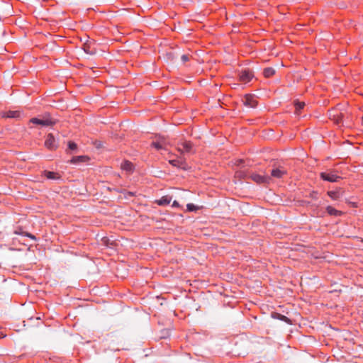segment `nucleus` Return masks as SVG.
Instances as JSON below:
<instances>
[{
  "instance_id": "obj_1",
  "label": "nucleus",
  "mask_w": 363,
  "mask_h": 363,
  "mask_svg": "<svg viewBox=\"0 0 363 363\" xmlns=\"http://www.w3.org/2000/svg\"><path fill=\"white\" fill-rule=\"evenodd\" d=\"M339 171L336 169H329L325 172H320L319 177L320 179L325 182L331 183L338 182L342 179V177L337 175Z\"/></svg>"
},
{
  "instance_id": "obj_2",
  "label": "nucleus",
  "mask_w": 363,
  "mask_h": 363,
  "mask_svg": "<svg viewBox=\"0 0 363 363\" xmlns=\"http://www.w3.org/2000/svg\"><path fill=\"white\" fill-rule=\"evenodd\" d=\"M44 146L50 151L57 150L60 147L59 138H56L52 133L47 134L45 135Z\"/></svg>"
},
{
  "instance_id": "obj_3",
  "label": "nucleus",
  "mask_w": 363,
  "mask_h": 363,
  "mask_svg": "<svg viewBox=\"0 0 363 363\" xmlns=\"http://www.w3.org/2000/svg\"><path fill=\"white\" fill-rule=\"evenodd\" d=\"M236 73L239 81L244 84H247L255 77L254 72L249 68L238 70Z\"/></svg>"
},
{
  "instance_id": "obj_4",
  "label": "nucleus",
  "mask_w": 363,
  "mask_h": 363,
  "mask_svg": "<svg viewBox=\"0 0 363 363\" xmlns=\"http://www.w3.org/2000/svg\"><path fill=\"white\" fill-rule=\"evenodd\" d=\"M250 179L255 182L258 185H263L267 186L272 182V178L269 176L261 175L257 173L251 172L249 175Z\"/></svg>"
},
{
  "instance_id": "obj_5",
  "label": "nucleus",
  "mask_w": 363,
  "mask_h": 363,
  "mask_svg": "<svg viewBox=\"0 0 363 363\" xmlns=\"http://www.w3.org/2000/svg\"><path fill=\"white\" fill-rule=\"evenodd\" d=\"M29 122L34 125L47 127L55 125L57 123V121L52 119V118L44 117L43 118H40L38 117H33L30 119Z\"/></svg>"
},
{
  "instance_id": "obj_6",
  "label": "nucleus",
  "mask_w": 363,
  "mask_h": 363,
  "mask_svg": "<svg viewBox=\"0 0 363 363\" xmlns=\"http://www.w3.org/2000/svg\"><path fill=\"white\" fill-rule=\"evenodd\" d=\"M169 163L178 169L189 171L191 169V167L188 165L185 160H179L178 158L172 159L169 160Z\"/></svg>"
},
{
  "instance_id": "obj_7",
  "label": "nucleus",
  "mask_w": 363,
  "mask_h": 363,
  "mask_svg": "<svg viewBox=\"0 0 363 363\" xmlns=\"http://www.w3.org/2000/svg\"><path fill=\"white\" fill-rule=\"evenodd\" d=\"M255 98V94H245L244 99L242 101L245 106L255 108L258 105V101Z\"/></svg>"
},
{
  "instance_id": "obj_8",
  "label": "nucleus",
  "mask_w": 363,
  "mask_h": 363,
  "mask_svg": "<svg viewBox=\"0 0 363 363\" xmlns=\"http://www.w3.org/2000/svg\"><path fill=\"white\" fill-rule=\"evenodd\" d=\"M90 160L91 158L88 155H73L67 162L70 164H79L82 163H87Z\"/></svg>"
},
{
  "instance_id": "obj_9",
  "label": "nucleus",
  "mask_w": 363,
  "mask_h": 363,
  "mask_svg": "<svg viewBox=\"0 0 363 363\" xmlns=\"http://www.w3.org/2000/svg\"><path fill=\"white\" fill-rule=\"evenodd\" d=\"M41 177L46 178L49 180H62V175L57 172L50 170H43L41 172Z\"/></svg>"
},
{
  "instance_id": "obj_10",
  "label": "nucleus",
  "mask_w": 363,
  "mask_h": 363,
  "mask_svg": "<svg viewBox=\"0 0 363 363\" xmlns=\"http://www.w3.org/2000/svg\"><path fill=\"white\" fill-rule=\"evenodd\" d=\"M79 145L74 140H69L67 142V148L65 149L67 155H74L79 152Z\"/></svg>"
},
{
  "instance_id": "obj_11",
  "label": "nucleus",
  "mask_w": 363,
  "mask_h": 363,
  "mask_svg": "<svg viewBox=\"0 0 363 363\" xmlns=\"http://www.w3.org/2000/svg\"><path fill=\"white\" fill-rule=\"evenodd\" d=\"M208 333L205 330L202 333L200 332H191L186 335V337L192 340H203L208 337Z\"/></svg>"
},
{
  "instance_id": "obj_12",
  "label": "nucleus",
  "mask_w": 363,
  "mask_h": 363,
  "mask_svg": "<svg viewBox=\"0 0 363 363\" xmlns=\"http://www.w3.org/2000/svg\"><path fill=\"white\" fill-rule=\"evenodd\" d=\"M23 115V113L21 111L9 110L7 111L2 112L1 117L4 118L20 119Z\"/></svg>"
},
{
  "instance_id": "obj_13",
  "label": "nucleus",
  "mask_w": 363,
  "mask_h": 363,
  "mask_svg": "<svg viewBox=\"0 0 363 363\" xmlns=\"http://www.w3.org/2000/svg\"><path fill=\"white\" fill-rule=\"evenodd\" d=\"M345 193V190L341 187H337L335 190L327 191V195L333 200H338Z\"/></svg>"
},
{
  "instance_id": "obj_14",
  "label": "nucleus",
  "mask_w": 363,
  "mask_h": 363,
  "mask_svg": "<svg viewBox=\"0 0 363 363\" xmlns=\"http://www.w3.org/2000/svg\"><path fill=\"white\" fill-rule=\"evenodd\" d=\"M286 174H287V171L285 169L284 167H281V166H279L278 167H274L271 170V177H274V178L281 179L284 175H286Z\"/></svg>"
},
{
  "instance_id": "obj_15",
  "label": "nucleus",
  "mask_w": 363,
  "mask_h": 363,
  "mask_svg": "<svg viewBox=\"0 0 363 363\" xmlns=\"http://www.w3.org/2000/svg\"><path fill=\"white\" fill-rule=\"evenodd\" d=\"M99 244L101 246H104L111 249H113L117 245L116 240H111L108 237L101 238Z\"/></svg>"
},
{
  "instance_id": "obj_16",
  "label": "nucleus",
  "mask_w": 363,
  "mask_h": 363,
  "mask_svg": "<svg viewBox=\"0 0 363 363\" xmlns=\"http://www.w3.org/2000/svg\"><path fill=\"white\" fill-rule=\"evenodd\" d=\"M271 317L274 319H277V320H279L281 321H283V322H285L286 323L289 324V325H291L292 324V320L290 319L289 318H288L287 316L281 314V313H279L278 312H275V311H273L271 313Z\"/></svg>"
},
{
  "instance_id": "obj_17",
  "label": "nucleus",
  "mask_w": 363,
  "mask_h": 363,
  "mask_svg": "<svg viewBox=\"0 0 363 363\" xmlns=\"http://www.w3.org/2000/svg\"><path fill=\"white\" fill-rule=\"evenodd\" d=\"M121 168L128 173H133L135 170L134 164L128 160H124L121 162Z\"/></svg>"
},
{
  "instance_id": "obj_18",
  "label": "nucleus",
  "mask_w": 363,
  "mask_h": 363,
  "mask_svg": "<svg viewBox=\"0 0 363 363\" xmlns=\"http://www.w3.org/2000/svg\"><path fill=\"white\" fill-rule=\"evenodd\" d=\"M178 145H181L186 152L195 153V150H193L194 144L191 141L183 140L180 142Z\"/></svg>"
},
{
  "instance_id": "obj_19",
  "label": "nucleus",
  "mask_w": 363,
  "mask_h": 363,
  "mask_svg": "<svg viewBox=\"0 0 363 363\" xmlns=\"http://www.w3.org/2000/svg\"><path fill=\"white\" fill-rule=\"evenodd\" d=\"M250 173L251 172L249 170H238L235 172V178L240 181L246 180L250 179L249 175Z\"/></svg>"
},
{
  "instance_id": "obj_20",
  "label": "nucleus",
  "mask_w": 363,
  "mask_h": 363,
  "mask_svg": "<svg viewBox=\"0 0 363 363\" xmlns=\"http://www.w3.org/2000/svg\"><path fill=\"white\" fill-rule=\"evenodd\" d=\"M172 197L169 195H165L162 196L159 199H156L154 203L157 204L158 206H165L170 203Z\"/></svg>"
},
{
  "instance_id": "obj_21",
  "label": "nucleus",
  "mask_w": 363,
  "mask_h": 363,
  "mask_svg": "<svg viewBox=\"0 0 363 363\" xmlns=\"http://www.w3.org/2000/svg\"><path fill=\"white\" fill-rule=\"evenodd\" d=\"M330 118L333 120L337 125H344V114L342 113L339 112L336 114L330 116Z\"/></svg>"
},
{
  "instance_id": "obj_22",
  "label": "nucleus",
  "mask_w": 363,
  "mask_h": 363,
  "mask_svg": "<svg viewBox=\"0 0 363 363\" xmlns=\"http://www.w3.org/2000/svg\"><path fill=\"white\" fill-rule=\"evenodd\" d=\"M325 211H326V212H327V213L328 215L333 216H335V217L341 216H342L344 214L343 211L337 210L336 208H335L332 206H328L325 208Z\"/></svg>"
},
{
  "instance_id": "obj_23",
  "label": "nucleus",
  "mask_w": 363,
  "mask_h": 363,
  "mask_svg": "<svg viewBox=\"0 0 363 363\" xmlns=\"http://www.w3.org/2000/svg\"><path fill=\"white\" fill-rule=\"evenodd\" d=\"M294 106L295 107V113L297 115L301 114V111L303 109V108L306 106L305 102L301 101L298 99L294 101Z\"/></svg>"
},
{
  "instance_id": "obj_24",
  "label": "nucleus",
  "mask_w": 363,
  "mask_h": 363,
  "mask_svg": "<svg viewBox=\"0 0 363 363\" xmlns=\"http://www.w3.org/2000/svg\"><path fill=\"white\" fill-rule=\"evenodd\" d=\"M82 49L85 53L94 55L96 53V48H91V43L88 41L82 45Z\"/></svg>"
},
{
  "instance_id": "obj_25",
  "label": "nucleus",
  "mask_w": 363,
  "mask_h": 363,
  "mask_svg": "<svg viewBox=\"0 0 363 363\" xmlns=\"http://www.w3.org/2000/svg\"><path fill=\"white\" fill-rule=\"evenodd\" d=\"M172 330L170 328H164L160 331L159 338L160 340L171 338Z\"/></svg>"
},
{
  "instance_id": "obj_26",
  "label": "nucleus",
  "mask_w": 363,
  "mask_h": 363,
  "mask_svg": "<svg viewBox=\"0 0 363 363\" xmlns=\"http://www.w3.org/2000/svg\"><path fill=\"white\" fill-rule=\"evenodd\" d=\"M178 53L177 52L170 51L165 54V59L167 62H174V60L178 57Z\"/></svg>"
},
{
  "instance_id": "obj_27",
  "label": "nucleus",
  "mask_w": 363,
  "mask_h": 363,
  "mask_svg": "<svg viewBox=\"0 0 363 363\" xmlns=\"http://www.w3.org/2000/svg\"><path fill=\"white\" fill-rule=\"evenodd\" d=\"M202 208H203V206H199L192 203H189L186 205V211L188 212H197Z\"/></svg>"
},
{
  "instance_id": "obj_28",
  "label": "nucleus",
  "mask_w": 363,
  "mask_h": 363,
  "mask_svg": "<svg viewBox=\"0 0 363 363\" xmlns=\"http://www.w3.org/2000/svg\"><path fill=\"white\" fill-rule=\"evenodd\" d=\"M276 73V71L272 67H266L263 70V75L266 78H269L274 75Z\"/></svg>"
},
{
  "instance_id": "obj_29",
  "label": "nucleus",
  "mask_w": 363,
  "mask_h": 363,
  "mask_svg": "<svg viewBox=\"0 0 363 363\" xmlns=\"http://www.w3.org/2000/svg\"><path fill=\"white\" fill-rule=\"evenodd\" d=\"M151 147L155 148L157 150L164 149L163 145L159 141H152L150 145Z\"/></svg>"
},
{
  "instance_id": "obj_30",
  "label": "nucleus",
  "mask_w": 363,
  "mask_h": 363,
  "mask_svg": "<svg viewBox=\"0 0 363 363\" xmlns=\"http://www.w3.org/2000/svg\"><path fill=\"white\" fill-rule=\"evenodd\" d=\"M93 145L97 149V150H101V149H103L104 147V143L101 140H95L94 142H93Z\"/></svg>"
},
{
  "instance_id": "obj_31",
  "label": "nucleus",
  "mask_w": 363,
  "mask_h": 363,
  "mask_svg": "<svg viewBox=\"0 0 363 363\" xmlns=\"http://www.w3.org/2000/svg\"><path fill=\"white\" fill-rule=\"evenodd\" d=\"M125 195V198L128 199V196H134L135 195V192L127 191L126 189H122L121 191H118Z\"/></svg>"
},
{
  "instance_id": "obj_32",
  "label": "nucleus",
  "mask_w": 363,
  "mask_h": 363,
  "mask_svg": "<svg viewBox=\"0 0 363 363\" xmlns=\"http://www.w3.org/2000/svg\"><path fill=\"white\" fill-rule=\"evenodd\" d=\"M27 233V231H24L23 229V227H21V226H18L16 228V229L14 230V234L20 235H23V236H25V233Z\"/></svg>"
},
{
  "instance_id": "obj_33",
  "label": "nucleus",
  "mask_w": 363,
  "mask_h": 363,
  "mask_svg": "<svg viewBox=\"0 0 363 363\" xmlns=\"http://www.w3.org/2000/svg\"><path fill=\"white\" fill-rule=\"evenodd\" d=\"M318 192L317 191H312L308 195V197L311 198L313 200H317L318 199Z\"/></svg>"
},
{
  "instance_id": "obj_34",
  "label": "nucleus",
  "mask_w": 363,
  "mask_h": 363,
  "mask_svg": "<svg viewBox=\"0 0 363 363\" xmlns=\"http://www.w3.org/2000/svg\"><path fill=\"white\" fill-rule=\"evenodd\" d=\"M181 60L182 61V62L184 64L186 63V62H189V60H190V55H182L181 56Z\"/></svg>"
},
{
  "instance_id": "obj_35",
  "label": "nucleus",
  "mask_w": 363,
  "mask_h": 363,
  "mask_svg": "<svg viewBox=\"0 0 363 363\" xmlns=\"http://www.w3.org/2000/svg\"><path fill=\"white\" fill-rule=\"evenodd\" d=\"M236 337L238 338V340H246L247 339V336L245 333H240L237 335Z\"/></svg>"
},
{
  "instance_id": "obj_36",
  "label": "nucleus",
  "mask_w": 363,
  "mask_h": 363,
  "mask_svg": "<svg viewBox=\"0 0 363 363\" xmlns=\"http://www.w3.org/2000/svg\"><path fill=\"white\" fill-rule=\"evenodd\" d=\"M25 237H28L33 240H37L38 238H36L35 235H34L33 234L29 233V232H27L26 233H25Z\"/></svg>"
},
{
  "instance_id": "obj_37",
  "label": "nucleus",
  "mask_w": 363,
  "mask_h": 363,
  "mask_svg": "<svg viewBox=\"0 0 363 363\" xmlns=\"http://www.w3.org/2000/svg\"><path fill=\"white\" fill-rule=\"evenodd\" d=\"M172 207L173 208H182V206L179 203V202L174 200L172 203Z\"/></svg>"
},
{
  "instance_id": "obj_38",
  "label": "nucleus",
  "mask_w": 363,
  "mask_h": 363,
  "mask_svg": "<svg viewBox=\"0 0 363 363\" xmlns=\"http://www.w3.org/2000/svg\"><path fill=\"white\" fill-rule=\"evenodd\" d=\"M7 337V334L6 333V330H2L0 328V339H4Z\"/></svg>"
},
{
  "instance_id": "obj_39",
  "label": "nucleus",
  "mask_w": 363,
  "mask_h": 363,
  "mask_svg": "<svg viewBox=\"0 0 363 363\" xmlns=\"http://www.w3.org/2000/svg\"><path fill=\"white\" fill-rule=\"evenodd\" d=\"M299 202L301 203V204L302 206H311V201H308L301 200V201H299Z\"/></svg>"
},
{
  "instance_id": "obj_40",
  "label": "nucleus",
  "mask_w": 363,
  "mask_h": 363,
  "mask_svg": "<svg viewBox=\"0 0 363 363\" xmlns=\"http://www.w3.org/2000/svg\"><path fill=\"white\" fill-rule=\"evenodd\" d=\"M347 203L352 208H357L358 203L357 202L348 201Z\"/></svg>"
},
{
  "instance_id": "obj_41",
  "label": "nucleus",
  "mask_w": 363,
  "mask_h": 363,
  "mask_svg": "<svg viewBox=\"0 0 363 363\" xmlns=\"http://www.w3.org/2000/svg\"><path fill=\"white\" fill-rule=\"evenodd\" d=\"M245 163V161L242 159H240L237 161L236 164L238 166H242Z\"/></svg>"
},
{
  "instance_id": "obj_42",
  "label": "nucleus",
  "mask_w": 363,
  "mask_h": 363,
  "mask_svg": "<svg viewBox=\"0 0 363 363\" xmlns=\"http://www.w3.org/2000/svg\"><path fill=\"white\" fill-rule=\"evenodd\" d=\"M44 117H45V118H51V117H50V113L49 112H45V113H44V115L43 116V118H44Z\"/></svg>"
},
{
  "instance_id": "obj_43",
  "label": "nucleus",
  "mask_w": 363,
  "mask_h": 363,
  "mask_svg": "<svg viewBox=\"0 0 363 363\" xmlns=\"http://www.w3.org/2000/svg\"><path fill=\"white\" fill-rule=\"evenodd\" d=\"M5 34H6V31H5V30H4V31H3V35H5Z\"/></svg>"
},
{
  "instance_id": "obj_44",
  "label": "nucleus",
  "mask_w": 363,
  "mask_h": 363,
  "mask_svg": "<svg viewBox=\"0 0 363 363\" xmlns=\"http://www.w3.org/2000/svg\"><path fill=\"white\" fill-rule=\"evenodd\" d=\"M361 242H363V238H361Z\"/></svg>"
}]
</instances>
